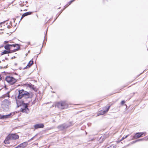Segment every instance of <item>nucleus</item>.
Listing matches in <instances>:
<instances>
[{
    "label": "nucleus",
    "instance_id": "obj_5",
    "mask_svg": "<svg viewBox=\"0 0 148 148\" xmlns=\"http://www.w3.org/2000/svg\"><path fill=\"white\" fill-rule=\"evenodd\" d=\"M19 138V136L18 135L12 134L9 135L7 136V139H18Z\"/></svg>",
    "mask_w": 148,
    "mask_h": 148
},
{
    "label": "nucleus",
    "instance_id": "obj_14",
    "mask_svg": "<svg viewBox=\"0 0 148 148\" xmlns=\"http://www.w3.org/2000/svg\"><path fill=\"white\" fill-rule=\"evenodd\" d=\"M33 64V61L30 60L27 65L26 67L24 68V69H25L27 68H29Z\"/></svg>",
    "mask_w": 148,
    "mask_h": 148
},
{
    "label": "nucleus",
    "instance_id": "obj_10",
    "mask_svg": "<svg viewBox=\"0 0 148 148\" xmlns=\"http://www.w3.org/2000/svg\"><path fill=\"white\" fill-rule=\"evenodd\" d=\"M44 127V125L42 124H38L34 125V127L35 129L38 128H43Z\"/></svg>",
    "mask_w": 148,
    "mask_h": 148
},
{
    "label": "nucleus",
    "instance_id": "obj_6",
    "mask_svg": "<svg viewBox=\"0 0 148 148\" xmlns=\"http://www.w3.org/2000/svg\"><path fill=\"white\" fill-rule=\"evenodd\" d=\"M23 108H22L21 109V111L23 112L28 113L29 112V109L27 108V103L23 104Z\"/></svg>",
    "mask_w": 148,
    "mask_h": 148
},
{
    "label": "nucleus",
    "instance_id": "obj_15",
    "mask_svg": "<svg viewBox=\"0 0 148 148\" xmlns=\"http://www.w3.org/2000/svg\"><path fill=\"white\" fill-rule=\"evenodd\" d=\"M27 86L29 87L30 88L33 89L34 88V85L31 84H27Z\"/></svg>",
    "mask_w": 148,
    "mask_h": 148
},
{
    "label": "nucleus",
    "instance_id": "obj_4",
    "mask_svg": "<svg viewBox=\"0 0 148 148\" xmlns=\"http://www.w3.org/2000/svg\"><path fill=\"white\" fill-rule=\"evenodd\" d=\"M5 80L11 84L15 83L17 81L16 79L13 77L10 76H7L5 78Z\"/></svg>",
    "mask_w": 148,
    "mask_h": 148
},
{
    "label": "nucleus",
    "instance_id": "obj_20",
    "mask_svg": "<svg viewBox=\"0 0 148 148\" xmlns=\"http://www.w3.org/2000/svg\"><path fill=\"white\" fill-rule=\"evenodd\" d=\"M27 16V15H26V14L25 13L23 14L22 16V17H21V19H22V18H23L25 16Z\"/></svg>",
    "mask_w": 148,
    "mask_h": 148
},
{
    "label": "nucleus",
    "instance_id": "obj_17",
    "mask_svg": "<svg viewBox=\"0 0 148 148\" xmlns=\"http://www.w3.org/2000/svg\"><path fill=\"white\" fill-rule=\"evenodd\" d=\"M116 145H112L109 147H106V148H115Z\"/></svg>",
    "mask_w": 148,
    "mask_h": 148
},
{
    "label": "nucleus",
    "instance_id": "obj_3",
    "mask_svg": "<svg viewBox=\"0 0 148 148\" xmlns=\"http://www.w3.org/2000/svg\"><path fill=\"white\" fill-rule=\"evenodd\" d=\"M68 106V104L64 101L58 102L55 105L56 107H57L61 109L67 108Z\"/></svg>",
    "mask_w": 148,
    "mask_h": 148
},
{
    "label": "nucleus",
    "instance_id": "obj_8",
    "mask_svg": "<svg viewBox=\"0 0 148 148\" xmlns=\"http://www.w3.org/2000/svg\"><path fill=\"white\" fill-rule=\"evenodd\" d=\"M27 145V143L26 142H25L20 144L17 147L15 148H25Z\"/></svg>",
    "mask_w": 148,
    "mask_h": 148
},
{
    "label": "nucleus",
    "instance_id": "obj_27",
    "mask_svg": "<svg viewBox=\"0 0 148 148\" xmlns=\"http://www.w3.org/2000/svg\"><path fill=\"white\" fill-rule=\"evenodd\" d=\"M1 75H0V81L1 80Z\"/></svg>",
    "mask_w": 148,
    "mask_h": 148
},
{
    "label": "nucleus",
    "instance_id": "obj_19",
    "mask_svg": "<svg viewBox=\"0 0 148 148\" xmlns=\"http://www.w3.org/2000/svg\"><path fill=\"white\" fill-rule=\"evenodd\" d=\"M25 13H26V15H27H27L31 14V13H32V12H26Z\"/></svg>",
    "mask_w": 148,
    "mask_h": 148
},
{
    "label": "nucleus",
    "instance_id": "obj_9",
    "mask_svg": "<svg viewBox=\"0 0 148 148\" xmlns=\"http://www.w3.org/2000/svg\"><path fill=\"white\" fill-rule=\"evenodd\" d=\"M12 113H10V114L6 115H2L0 114V119H7L10 117Z\"/></svg>",
    "mask_w": 148,
    "mask_h": 148
},
{
    "label": "nucleus",
    "instance_id": "obj_28",
    "mask_svg": "<svg viewBox=\"0 0 148 148\" xmlns=\"http://www.w3.org/2000/svg\"><path fill=\"white\" fill-rule=\"evenodd\" d=\"M3 23V22L0 23V25L1 24H2Z\"/></svg>",
    "mask_w": 148,
    "mask_h": 148
},
{
    "label": "nucleus",
    "instance_id": "obj_13",
    "mask_svg": "<svg viewBox=\"0 0 148 148\" xmlns=\"http://www.w3.org/2000/svg\"><path fill=\"white\" fill-rule=\"evenodd\" d=\"M110 106H109L107 108L106 110H104L103 112H101L100 113H99L97 115V116H99V115H103L105 113L107 112L109 110L110 107Z\"/></svg>",
    "mask_w": 148,
    "mask_h": 148
},
{
    "label": "nucleus",
    "instance_id": "obj_11",
    "mask_svg": "<svg viewBox=\"0 0 148 148\" xmlns=\"http://www.w3.org/2000/svg\"><path fill=\"white\" fill-rule=\"evenodd\" d=\"M18 46L17 44H13V45H7L5 46V48L7 50L10 49L11 47L13 46L14 47H15L16 46Z\"/></svg>",
    "mask_w": 148,
    "mask_h": 148
},
{
    "label": "nucleus",
    "instance_id": "obj_1",
    "mask_svg": "<svg viewBox=\"0 0 148 148\" xmlns=\"http://www.w3.org/2000/svg\"><path fill=\"white\" fill-rule=\"evenodd\" d=\"M19 95L18 96V98L19 99H21L22 97L26 99L30 97V94L27 91L22 89L18 91Z\"/></svg>",
    "mask_w": 148,
    "mask_h": 148
},
{
    "label": "nucleus",
    "instance_id": "obj_21",
    "mask_svg": "<svg viewBox=\"0 0 148 148\" xmlns=\"http://www.w3.org/2000/svg\"><path fill=\"white\" fill-rule=\"evenodd\" d=\"M128 136V135H127V136H126L125 137H123L122 138V139L121 140H123V139H124L125 138H127Z\"/></svg>",
    "mask_w": 148,
    "mask_h": 148
},
{
    "label": "nucleus",
    "instance_id": "obj_2",
    "mask_svg": "<svg viewBox=\"0 0 148 148\" xmlns=\"http://www.w3.org/2000/svg\"><path fill=\"white\" fill-rule=\"evenodd\" d=\"M10 104V101L8 100H5L2 102L1 106L4 110H7L9 108Z\"/></svg>",
    "mask_w": 148,
    "mask_h": 148
},
{
    "label": "nucleus",
    "instance_id": "obj_24",
    "mask_svg": "<svg viewBox=\"0 0 148 148\" xmlns=\"http://www.w3.org/2000/svg\"><path fill=\"white\" fill-rule=\"evenodd\" d=\"M125 103V101H121V104L122 105L124 104V103Z\"/></svg>",
    "mask_w": 148,
    "mask_h": 148
},
{
    "label": "nucleus",
    "instance_id": "obj_12",
    "mask_svg": "<svg viewBox=\"0 0 148 148\" xmlns=\"http://www.w3.org/2000/svg\"><path fill=\"white\" fill-rule=\"evenodd\" d=\"M68 126L65 124H63L59 126L58 128L60 130H63V129L67 128Z\"/></svg>",
    "mask_w": 148,
    "mask_h": 148
},
{
    "label": "nucleus",
    "instance_id": "obj_16",
    "mask_svg": "<svg viewBox=\"0 0 148 148\" xmlns=\"http://www.w3.org/2000/svg\"><path fill=\"white\" fill-rule=\"evenodd\" d=\"M10 53L9 51H7L6 50L4 51L3 52L1 53V55H3V54H7Z\"/></svg>",
    "mask_w": 148,
    "mask_h": 148
},
{
    "label": "nucleus",
    "instance_id": "obj_22",
    "mask_svg": "<svg viewBox=\"0 0 148 148\" xmlns=\"http://www.w3.org/2000/svg\"><path fill=\"white\" fill-rule=\"evenodd\" d=\"M75 0H71L70 1L69 3V4L68 5H70L72 2H73Z\"/></svg>",
    "mask_w": 148,
    "mask_h": 148
},
{
    "label": "nucleus",
    "instance_id": "obj_25",
    "mask_svg": "<svg viewBox=\"0 0 148 148\" xmlns=\"http://www.w3.org/2000/svg\"><path fill=\"white\" fill-rule=\"evenodd\" d=\"M11 25H8L7 26V27L8 28H11Z\"/></svg>",
    "mask_w": 148,
    "mask_h": 148
},
{
    "label": "nucleus",
    "instance_id": "obj_23",
    "mask_svg": "<svg viewBox=\"0 0 148 148\" xmlns=\"http://www.w3.org/2000/svg\"><path fill=\"white\" fill-rule=\"evenodd\" d=\"M143 140V139H138V140H137L135 141L134 142V143H135L137 141H141L142 140Z\"/></svg>",
    "mask_w": 148,
    "mask_h": 148
},
{
    "label": "nucleus",
    "instance_id": "obj_18",
    "mask_svg": "<svg viewBox=\"0 0 148 148\" xmlns=\"http://www.w3.org/2000/svg\"><path fill=\"white\" fill-rule=\"evenodd\" d=\"M9 139H7V137L6 138V139H5V140H4V143H5V144H7L8 143V140H9Z\"/></svg>",
    "mask_w": 148,
    "mask_h": 148
},
{
    "label": "nucleus",
    "instance_id": "obj_7",
    "mask_svg": "<svg viewBox=\"0 0 148 148\" xmlns=\"http://www.w3.org/2000/svg\"><path fill=\"white\" fill-rule=\"evenodd\" d=\"M144 134L145 135V133L143 132H138L136 133L135 135L133 137V139H136L139 138L143 135Z\"/></svg>",
    "mask_w": 148,
    "mask_h": 148
},
{
    "label": "nucleus",
    "instance_id": "obj_26",
    "mask_svg": "<svg viewBox=\"0 0 148 148\" xmlns=\"http://www.w3.org/2000/svg\"><path fill=\"white\" fill-rule=\"evenodd\" d=\"M34 137H33L32 138H31L30 139V140H33V138H34Z\"/></svg>",
    "mask_w": 148,
    "mask_h": 148
},
{
    "label": "nucleus",
    "instance_id": "obj_29",
    "mask_svg": "<svg viewBox=\"0 0 148 148\" xmlns=\"http://www.w3.org/2000/svg\"><path fill=\"white\" fill-rule=\"evenodd\" d=\"M101 138V139H102V137H101V138H100V139Z\"/></svg>",
    "mask_w": 148,
    "mask_h": 148
}]
</instances>
